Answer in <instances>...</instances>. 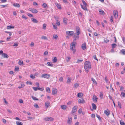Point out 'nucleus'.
I'll return each instance as SVG.
<instances>
[{
    "label": "nucleus",
    "mask_w": 125,
    "mask_h": 125,
    "mask_svg": "<svg viewBox=\"0 0 125 125\" xmlns=\"http://www.w3.org/2000/svg\"><path fill=\"white\" fill-rule=\"evenodd\" d=\"M80 34L79 33H76L75 34L74 33V35L73 37L74 39L73 40V42L71 44L70 49L73 51V53L74 54L76 52L75 46L76 44V40L78 39L79 35Z\"/></svg>",
    "instance_id": "f257e3e1"
},
{
    "label": "nucleus",
    "mask_w": 125,
    "mask_h": 125,
    "mask_svg": "<svg viewBox=\"0 0 125 125\" xmlns=\"http://www.w3.org/2000/svg\"><path fill=\"white\" fill-rule=\"evenodd\" d=\"M84 69L87 73L91 68V64L89 61H86L84 64Z\"/></svg>",
    "instance_id": "f03ea898"
},
{
    "label": "nucleus",
    "mask_w": 125,
    "mask_h": 125,
    "mask_svg": "<svg viewBox=\"0 0 125 125\" xmlns=\"http://www.w3.org/2000/svg\"><path fill=\"white\" fill-rule=\"evenodd\" d=\"M66 38H69V36H72L74 34V32L73 31H66Z\"/></svg>",
    "instance_id": "7ed1b4c3"
},
{
    "label": "nucleus",
    "mask_w": 125,
    "mask_h": 125,
    "mask_svg": "<svg viewBox=\"0 0 125 125\" xmlns=\"http://www.w3.org/2000/svg\"><path fill=\"white\" fill-rule=\"evenodd\" d=\"M44 120L47 121H52L53 120V119L51 117H47L45 118Z\"/></svg>",
    "instance_id": "20e7f679"
},
{
    "label": "nucleus",
    "mask_w": 125,
    "mask_h": 125,
    "mask_svg": "<svg viewBox=\"0 0 125 125\" xmlns=\"http://www.w3.org/2000/svg\"><path fill=\"white\" fill-rule=\"evenodd\" d=\"M50 75L49 74H42L41 76V77L45 78L47 79H49L50 77Z\"/></svg>",
    "instance_id": "39448f33"
},
{
    "label": "nucleus",
    "mask_w": 125,
    "mask_h": 125,
    "mask_svg": "<svg viewBox=\"0 0 125 125\" xmlns=\"http://www.w3.org/2000/svg\"><path fill=\"white\" fill-rule=\"evenodd\" d=\"M77 109V105L74 106L72 108V112L74 113L76 112Z\"/></svg>",
    "instance_id": "423d86ee"
},
{
    "label": "nucleus",
    "mask_w": 125,
    "mask_h": 125,
    "mask_svg": "<svg viewBox=\"0 0 125 125\" xmlns=\"http://www.w3.org/2000/svg\"><path fill=\"white\" fill-rule=\"evenodd\" d=\"M72 118L71 117H69L67 120V123L69 125L71 124L72 123Z\"/></svg>",
    "instance_id": "0eeeda50"
},
{
    "label": "nucleus",
    "mask_w": 125,
    "mask_h": 125,
    "mask_svg": "<svg viewBox=\"0 0 125 125\" xmlns=\"http://www.w3.org/2000/svg\"><path fill=\"white\" fill-rule=\"evenodd\" d=\"M85 103L84 100L83 99H79L78 100V103L79 104H83Z\"/></svg>",
    "instance_id": "6e6552de"
},
{
    "label": "nucleus",
    "mask_w": 125,
    "mask_h": 125,
    "mask_svg": "<svg viewBox=\"0 0 125 125\" xmlns=\"http://www.w3.org/2000/svg\"><path fill=\"white\" fill-rule=\"evenodd\" d=\"M57 90L55 88H53L52 89V94L53 95H54L57 94Z\"/></svg>",
    "instance_id": "1a4fd4ad"
},
{
    "label": "nucleus",
    "mask_w": 125,
    "mask_h": 125,
    "mask_svg": "<svg viewBox=\"0 0 125 125\" xmlns=\"http://www.w3.org/2000/svg\"><path fill=\"white\" fill-rule=\"evenodd\" d=\"M76 33L80 34V28L78 27L77 26L76 28Z\"/></svg>",
    "instance_id": "9d476101"
},
{
    "label": "nucleus",
    "mask_w": 125,
    "mask_h": 125,
    "mask_svg": "<svg viewBox=\"0 0 125 125\" xmlns=\"http://www.w3.org/2000/svg\"><path fill=\"white\" fill-rule=\"evenodd\" d=\"M104 113L107 116H108L110 114V111L108 109L106 110L104 112Z\"/></svg>",
    "instance_id": "9b49d317"
},
{
    "label": "nucleus",
    "mask_w": 125,
    "mask_h": 125,
    "mask_svg": "<svg viewBox=\"0 0 125 125\" xmlns=\"http://www.w3.org/2000/svg\"><path fill=\"white\" fill-rule=\"evenodd\" d=\"M82 48L83 50H84L86 48V44L85 42L83 43L82 45Z\"/></svg>",
    "instance_id": "f8f14e48"
},
{
    "label": "nucleus",
    "mask_w": 125,
    "mask_h": 125,
    "mask_svg": "<svg viewBox=\"0 0 125 125\" xmlns=\"http://www.w3.org/2000/svg\"><path fill=\"white\" fill-rule=\"evenodd\" d=\"M55 4L57 7L58 9H61V5L59 3L56 2L55 3Z\"/></svg>",
    "instance_id": "ddd939ff"
},
{
    "label": "nucleus",
    "mask_w": 125,
    "mask_h": 125,
    "mask_svg": "<svg viewBox=\"0 0 125 125\" xmlns=\"http://www.w3.org/2000/svg\"><path fill=\"white\" fill-rule=\"evenodd\" d=\"M93 100L94 101H95L96 102H97V98L96 96L95 95H94L93 97Z\"/></svg>",
    "instance_id": "4468645a"
},
{
    "label": "nucleus",
    "mask_w": 125,
    "mask_h": 125,
    "mask_svg": "<svg viewBox=\"0 0 125 125\" xmlns=\"http://www.w3.org/2000/svg\"><path fill=\"white\" fill-rule=\"evenodd\" d=\"M2 56L4 58H8L9 57L8 56L7 54L5 53H2Z\"/></svg>",
    "instance_id": "2eb2a0df"
},
{
    "label": "nucleus",
    "mask_w": 125,
    "mask_h": 125,
    "mask_svg": "<svg viewBox=\"0 0 125 125\" xmlns=\"http://www.w3.org/2000/svg\"><path fill=\"white\" fill-rule=\"evenodd\" d=\"M79 84L77 83H75L73 85L75 89H77L79 86Z\"/></svg>",
    "instance_id": "dca6fc26"
},
{
    "label": "nucleus",
    "mask_w": 125,
    "mask_h": 125,
    "mask_svg": "<svg viewBox=\"0 0 125 125\" xmlns=\"http://www.w3.org/2000/svg\"><path fill=\"white\" fill-rule=\"evenodd\" d=\"M13 6L17 7L19 8L20 7V5L19 4L17 3H15L13 4Z\"/></svg>",
    "instance_id": "f3484780"
},
{
    "label": "nucleus",
    "mask_w": 125,
    "mask_h": 125,
    "mask_svg": "<svg viewBox=\"0 0 125 125\" xmlns=\"http://www.w3.org/2000/svg\"><path fill=\"white\" fill-rule=\"evenodd\" d=\"M83 96V94L80 93H79L78 94L77 96L79 97H81Z\"/></svg>",
    "instance_id": "a211bd4d"
},
{
    "label": "nucleus",
    "mask_w": 125,
    "mask_h": 125,
    "mask_svg": "<svg viewBox=\"0 0 125 125\" xmlns=\"http://www.w3.org/2000/svg\"><path fill=\"white\" fill-rule=\"evenodd\" d=\"M99 12L101 15H104V12L102 10H99Z\"/></svg>",
    "instance_id": "6ab92c4d"
},
{
    "label": "nucleus",
    "mask_w": 125,
    "mask_h": 125,
    "mask_svg": "<svg viewBox=\"0 0 125 125\" xmlns=\"http://www.w3.org/2000/svg\"><path fill=\"white\" fill-rule=\"evenodd\" d=\"M31 11L33 13H36L38 12L37 10L35 9H31Z\"/></svg>",
    "instance_id": "aec40b11"
},
{
    "label": "nucleus",
    "mask_w": 125,
    "mask_h": 125,
    "mask_svg": "<svg viewBox=\"0 0 125 125\" xmlns=\"http://www.w3.org/2000/svg\"><path fill=\"white\" fill-rule=\"evenodd\" d=\"M81 7L84 10H87L86 6H83L82 4L81 5Z\"/></svg>",
    "instance_id": "412c9836"
},
{
    "label": "nucleus",
    "mask_w": 125,
    "mask_h": 125,
    "mask_svg": "<svg viewBox=\"0 0 125 125\" xmlns=\"http://www.w3.org/2000/svg\"><path fill=\"white\" fill-rule=\"evenodd\" d=\"M92 106L93 107V108L95 110L96 109V105L94 104L93 103L92 104Z\"/></svg>",
    "instance_id": "4be33fe9"
},
{
    "label": "nucleus",
    "mask_w": 125,
    "mask_h": 125,
    "mask_svg": "<svg viewBox=\"0 0 125 125\" xmlns=\"http://www.w3.org/2000/svg\"><path fill=\"white\" fill-rule=\"evenodd\" d=\"M91 80L93 82V83L96 84H97V83L95 80L93 78H91Z\"/></svg>",
    "instance_id": "5701e85b"
},
{
    "label": "nucleus",
    "mask_w": 125,
    "mask_h": 125,
    "mask_svg": "<svg viewBox=\"0 0 125 125\" xmlns=\"http://www.w3.org/2000/svg\"><path fill=\"white\" fill-rule=\"evenodd\" d=\"M61 107L62 109L65 110L66 108V106L65 105H61Z\"/></svg>",
    "instance_id": "b1692460"
},
{
    "label": "nucleus",
    "mask_w": 125,
    "mask_h": 125,
    "mask_svg": "<svg viewBox=\"0 0 125 125\" xmlns=\"http://www.w3.org/2000/svg\"><path fill=\"white\" fill-rule=\"evenodd\" d=\"M114 16H118V12L116 10H114Z\"/></svg>",
    "instance_id": "393cba45"
},
{
    "label": "nucleus",
    "mask_w": 125,
    "mask_h": 125,
    "mask_svg": "<svg viewBox=\"0 0 125 125\" xmlns=\"http://www.w3.org/2000/svg\"><path fill=\"white\" fill-rule=\"evenodd\" d=\"M67 19L66 18H64L63 19V22L65 24H66L67 23Z\"/></svg>",
    "instance_id": "a878e982"
},
{
    "label": "nucleus",
    "mask_w": 125,
    "mask_h": 125,
    "mask_svg": "<svg viewBox=\"0 0 125 125\" xmlns=\"http://www.w3.org/2000/svg\"><path fill=\"white\" fill-rule=\"evenodd\" d=\"M16 124L17 125H22L23 123L21 122L17 121L16 122Z\"/></svg>",
    "instance_id": "bb28decb"
},
{
    "label": "nucleus",
    "mask_w": 125,
    "mask_h": 125,
    "mask_svg": "<svg viewBox=\"0 0 125 125\" xmlns=\"http://www.w3.org/2000/svg\"><path fill=\"white\" fill-rule=\"evenodd\" d=\"M7 28L8 29H10L11 28H14V27L12 26H8Z\"/></svg>",
    "instance_id": "cd10ccee"
},
{
    "label": "nucleus",
    "mask_w": 125,
    "mask_h": 125,
    "mask_svg": "<svg viewBox=\"0 0 125 125\" xmlns=\"http://www.w3.org/2000/svg\"><path fill=\"white\" fill-rule=\"evenodd\" d=\"M31 20L34 23H37L38 22L37 20L34 18H32Z\"/></svg>",
    "instance_id": "c85d7f7f"
},
{
    "label": "nucleus",
    "mask_w": 125,
    "mask_h": 125,
    "mask_svg": "<svg viewBox=\"0 0 125 125\" xmlns=\"http://www.w3.org/2000/svg\"><path fill=\"white\" fill-rule=\"evenodd\" d=\"M72 80V79L70 78H69L67 80V83H70L71 82Z\"/></svg>",
    "instance_id": "c756f323"
},
{
    "label": "nucleus",
    "mask_w": 125,
    "mask_h": 125,
    "mask_svg": "<svg viewBox=\"0 0 125 125\" xmlns=\"http://www.w3.org/2000/svg\"><path fill=\"white\" fill-rule=\"evenodd\" d=\"M50 104V103L48 102H46L45 103V105L47 107H48Z\"/></svg>",
    "instance_id": "7c9ffc66"
},
{
    "label": "nucleus",
    "mask_w": 125,
    "mask_h": 125,
    "mask_svg": "<svg viewBox=\"0 0 125 125\" xmlns=\"http://www.w3.org/2000/svg\"><path fill=\"white\" fill-rule=\"evenodd\" d=\"M112 48H114L117 46V45L115 43H113L112 44Z\"/></svg>",
    "instance_id": "2f4dec72"
},
{
    "label": "nucleus",
    "mask_w": 125,
    "mask_h": 125,
    "mask_svg": "<svg viewBox=\"0 0 125 125\" xmlns=\"http://www.w3.org/2000/svg\"><path fill=\"white\" fill-rule=\"evenodd\" d=\"M52 24L53 25V28L55 29H57V26L55 25V24L54 23H52Z\"/></svg>",
    "instance_id": "473e14b6"
},
{
    "label": "nucleus",
    "mask_w": 125,
    "mask_h": 125,
    "mask_svg": "<svg viewBox=\"0 0 125 125\" xmlns=\"http://www.w3.org/2000/svg\"><path fill=\"white\" fill-rule=\"evenodd\" d=\"M121 52L123 55H125V50L122 49L120 51Z\"/></svg>",
    "instance_id": "72a5a7b5"
},
{
    "label": "nucleus",
    "mask_w": 125,
    "mask_h": 125,
    "mask_svg": "<svg viewBox=\"0 0 125 125\" xmlns=\"http://www.w3.org/2000/svg\"><path fill=\"white\" fill-rule=\"evenodd\" d=\"M57 60V59L56 57H55L52 60V61L54 62H56Z\"/></svg>",
    "instance_id": "f704fd0d"
},
{
    "label": "nucleus",
    "mask_w": 125,
    "mask_h": 125,
    "mask_svg": "<svg viewBox=\"0 0 125 125\" xmlns=\"http://www.w3.org/2000/svg\"><path fill=\"white\" fill-rule=\"evenodd\" d=\"M118 106L121 109L122 108L121 104L119 102H118Z\"/></svg>",
    "instance_id": "c9c22d12"
},
{
    "label": "nucleus",
    "mask_w": 125,
    "mask_h": 125,
    "mask_svg": "<svg viewBox=\"0 0 125 125\" xmlns=\"http://www.w3.org/2000/svg\"><path fill=\"white\" fill-rule=\"evenodd\" d=\"M58 37V36L57 34H54L53 35V38L55 39H57Z\"/></svg>",
    "instance_id": "e433bc0d"
},
{
    "label": "nucleus",
    "mask_w": 125,
    "mask_h": 125,
    "mask_svg": "<svg viewBox=\"0 0 125 125\" xmlns=\"http://www.w3.org/2000/svg\"><path fill=\"white\" fill-rule=\"evenodd\" d=\"M27 117H28V120H32L33 119H34V118L33 117L28 116Z\"/></svg>",
    "instance_id": "4c0bfd02"
},
{
    "label": "nucleus",
    "mask_w": 125,
    "mask_h": 125,
    "mask_svg": "<svg viewBox=\"0 0 125 125\" xmlns=\"http://www.w3.org/2000/svg\"><path fill=\"white\" fill-rule=\"evenodd\" d=\"M23 63V62L22 61L19 60L18 62L19 64L20 65H21Z\"/></svg>",
    "instance_id": "58836bf2"
},
{
    "label": "nucleus",
    "mask_w": 125,
    "mask_h": 125,
    "mask_svg": "<svg viewBox=\"0 0 125 125\" xmlns=\"http://www.w3.org/2000/svg\"><path fill=\"white\" fill-rule=\"evenodd\" d=\"M41 38L42 39L44 40H47V38L45 36H43L41 37Z\"/></svg>",
    "instance_id": "ea45409f"
},
{
    "label": "nucleus",
    "mask_w": 125,
    "mask_h": 125,
    "mask_svg": "<svg viewBox=\"0 0 125 125\" xmlns=\"http://www.w3.org/2000/svg\"><path fill=\"white\" fill-rule=\"evenodd\" d=\"M46 91L48 93H50V88L49 87H47L46 88Z\"/></svg>",
    "instance_id": "a19ab883"
},
{
    "label": "nucleus",
    "mask_w": 125,
    "mask_h": 125,
    "mask_svg": "<svg viewBox=\"0 0 125 125\" xmlns=\"http://www.w3.org/2000/svg\"><path fill=\"white\" fill-rule=\"evenodd\" d=\"M34 100H38V99L36 97L32 96L31 97Z\"/></svg>",
    "instance_id": "79ce46f5"
},
{
    "label": "nucleus",
    "mask_w": 125,
    "mask_h": 125,
    "mask_svg": "<svg viewBox=\"0 0 125 125\" xmlns=\"http://www.w3.org/2000/svg\"><path fill=\"white\" fill-rule=\"evenodd\" d=\"M19 68L18 67L15 66V71H18L19 70Z\"/></svg>",
    "instance_id": "37998d69"
},
{
    "label": "nucleus",
    "mask_w": 125,
    "mask_h": 125,
    "mask_svg": "<svg viewBox=\"0 0 125 125\" xmlns=\"http://www.w3.org/2000/svg\"><path fill=\"white\" fill-rule=\"evenodd\" d=\"M32 88L34 91H36L38 89V88L37 87H32Z\"/></svg>",
    "instance_id": "c03bdc74"
},
{
    "label": "nucleus",
    "mask_w": 125,
    "mask_h": 125,
    "mask_svg": "<svg viewBox=\"0 0 125 125\" xmlns=\"http://www.w3.org/2000/svg\"><path fill=\"white\" fill-rule=\"evenodd\" d=\"M30 77L31 78L33 79L35 78V75H33L32 74H31L30 75Z\"/></svg>",
    "instance_id": "a18cd8bd"
},
{
    "label": "nucleus",
    "mask_w": 125,
    "mask_h": 125,
    "mask_svg": "<svg viewBox=\"0 0 125 125\" xmlns=\"http://www.w3.org/2000/svg\"><path fill=\"white\" fill-rule=\"evenodd\" d=\"M120 124L121 125H125V124L124 122L122 121H120Z\"/></svg>",
    "instance_id": "49530a36"
},
{
    "label": "nucleus",
    "mask_w": 125,
    "mask_h": 125,
    "mask_svg": "<svg viewBox=\"0 0 125 125\" xmlns=\"http://www.w3.org/2000/svg\"><path fill=\"white\" fill-rule=\"evenodd\" d=\"M113 16H111L110 18V21L111 22H113Z\"/></svg>",
    "instance_id": "de8ad7c7"
},
{
    "label": "nucleus",
    "mask_w": 125,
    "mask_h": 125,
    "mask_svg": "<svg viewBox=\"0 0 125 125\" xmlns=\"http://www.w3.org/2000/svg\"><path fill=\"white\" fill-rule=\"evenodd\" d=\"M42 6L44 8H45L47 6V5L46 3H44L42 4Z\"/></svg>",
    "instance_id": "09e8293b"
},
{
    "label": "nucleus",
    "mask_w": 125,
    "mask_h": 125,
    "mask_svg": "<svg viewBox=\"0 0 125 125\" xmlns=\"http://www.w3.org/2000/svg\"><path fill=\"white\" fill-rule=\"evenodd\" d=\"M109 42V40L107 39H104V42L107 43Z\"/></svg>",
    "instance_id": "8fccbe9b"
},
{
    "label": "nucleus",
    "mask_w": 125,
    "mask_h": 125,
    "mask_svg": "<svg viewBox=\"0 0 125 125\" xmlns=\"http://www.w3.org/2000/svg\"><path fill=\"white\" fill-rule=\"evenodd\" d=\"M54 18L56 21H58L59 18L58 16H54Z\"/></svg>",
    "instance_id": "3c124183"
},
{
    "label": "nucleus",
    "mask_w": 125,
    "mask_h": 125,
    "mask_svg": "<svg viewBox=\"0 0 125 125\" xmlns=\"http://www.w3.org/2000/svg\"><path fill=\"white\" fill-rule=\"evenodd\" d=\"M103 94L102 92H101L100 94V97L101 98H102Z\"/></svg>",
    "instance_id": "603ef678"
},
{
    "label": "nucleus",
    "mask_w": 125,
    "mask_h": 125,
    "mask_svg": "<svg viewBox=\"0 0 125 125\" xmlns=\"http://www.w3.org/2000/svg\"><path fill=\"white\" fill-rule=\"evenodd\" d=\"M47 64L48 65L50 66H52L53 65L52 64V63L49 62H47Z\"/></svg>",
    "instance_id": "864d4df0"
},
{
    "label": "nucleus",
    "mask_w": 125,
    "mask_h": 125,
    "mask_svg": "<svg viewBox=\"0 0 125 125\" xmlns=\"http://www.w3.org/2000/svg\"><path fill=\"white\" fill-rule=\"evenodd\" d=\"M82 109L81 108H80L78 112L79 113V114H81L82 112Z\"/></svg>",
    "instance_id": "5fc2aeb1"
},
{
    "label": "nucleus",
    "mask_w": 125,
    "mask_h": 125,
    "mask_svg": "<svg viewBox=\"0 0 125 125\" xmlns=\"http://www.w3.org/2000/svg\"><path fill=\"white\" fill-rule=\"evenodd\" d=\"M46 25L45 24H43V29L44 30H45L46 29Z\"/></svg>",
    "instance_id": "6e6d98bb"
},
{
    "label": "nucleus",
    "mask_w": 125,
    "mask_h": 125,
    "mask_svg": "<svg viewBox=\"0 0 125 125\" xmlns=\"http://www.w3.org/2000/svg\"><path fill=\"white\" fill-rule=\"evenodd\" d=\"M96 116L98 118V119L100 121L101 120V117L99 115H98L97 114H96Z\"/></svg>",
    "instance_id": "4d7b16f0"
},
{
    "label": "nucleus",
    "mask_w": 125,
    "mask_h": 125,
    "mask_svg": "<svg viewBox=\"0 0 125 125\" xmlns=\"http://www.w3.org/2000/svg\"><path fill=\"white\" fill-rule=\"evenodd\" d=\"M121 95L123 97H125V93L124 92H122L121 93Z\"/></svg>",
    "instance_id": "13d9d810"
},
{
    "label": "nucleus",
    "mask_w": 125,
    "mask_h": 125,
    "mask_svg": "<svg viewBox=\"0 0 125 125\" xmlns=\"http://www.w3.org/2000/svg\"><path fill=\"white\" fill-rule=\"evenodd\" d=\"M82 1L83 2V5L85 6L86 5V3L83 0H82Z\"/></svg>",
    "instance_id": "bf43d9fd"
},
{
    "label": "nucleus",
    "mask_w": 125,
    "mask_h": 125,
    "mask_svg": "<svg viewBox=\"0 0 125 125\" xmlns=\"http://www.w3.org/2000/svg\"><path fill=\"white\" fill-rule=\"evenodd\" d=\"M56 24L58 26L60 25V22L59 21H57Z\"/></svg>",
    "instance_id": "052dcab7"
},
{
    "label": "nucleus",
    "mask_w": 125,
    "mask_h": 125,
    "mask_svg": "<svg viewBox=\"0 0 125 125\" xmlns=\"http://www.w3.org/2000/svg\"><path fill=\"white\" fill-rule=\"evenodd\" d=\"M71 59V57H67V62H69V61L70 59Z\"/></svg>",
    "instance_id": "680f3d73"
},
{
    "label": "nucleus",
    "mask_w": 125,
    "mask_h": 125,
    "mask_svg": "<svg viewBox=\"0 0 125 125\" xmlns=\"http://www.w3.org/2000/svg\"><path fill=\"white\" fill-rule=\"evenodd\" d=\"M18 44V43L17 42H15L14 43V45H13V46H17Z\"/></svg>",
    "instance_id": "e2e57ef3"
},
{
    "label": "nucleus",
    "mask_w": 125,
    "mask_h": 125,
    "mask_svg": "<svg viewBox=\"0 0 125 125\" xmlns=\"http://www.w3.org/2000/svg\"><path fill=\"white\" fill-rule=\"evenodd\" d=\"M104 80L106 83H108V81L107 77L106 76H105V77Z\"/></svg>",
    "instance_id": "0e129e2a"
},
{
    "label": "nucleus",
    "mask_w": 125,
    "mask_h": 125,
    "mask_svg": "<svg viewBox=\"0 0 125 125\" xmlns=\"http://www.w3.org/2000/svg\"><path fill=\"white\" fill-rule=\"evenodd\" d=\"M63 80V78L62 77H61L59 78V80L60 82H62Z\"/></svg>",
    "instance_id": "69168bd1"
},
{
    "label": "nucleus",
    "mask_w": 125,
    "mask_h": 125,
    "mask_svg": "<svg viewBox=\"0 0 125 125\" xmlns=\"http://www.w3.org/2000/svg\"><path fill=\"white\" fill-rule=\"evenodd\" d=\"M34 106L36 108H38V105L36 104H34Z\"/></svg>",
    "instance_id": "338daca9"
},
{
    "label": "nucleus",
    "mask_w": 125,
    "mask_h": 125,
    "mask_svg": "<svg viewBox=\"0 0 125 125\" xmlns=\"http://www.w3.org/2000/svg\"><path fill=\"white\" fill-rule=\"evenodd\" d=\"M3 100H4V101L5 102V103L6 104H8V102L7 101H6V99L5 98H4L3 99Z\"/></svg>",
    "instance_id": "774afa93"
}]
</instances>
